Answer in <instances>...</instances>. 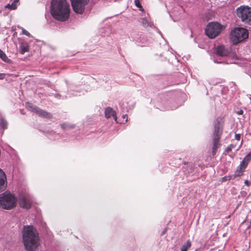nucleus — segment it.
Returning a JSON list of instances; mask_svg holds the SVG:
<instances>
[{
	"mask_svg": "<svg viewBox=\"0 0 251 251\" xmlns=\"http://www.w3.org/2000/svg\"><path fill=\"white\" fill-rule=\"evenodd\" d=\"M22 32L23 34L27 36H30V34L29 32L23 27L22 28Z\"/></svg>",
	"mask_w": 251,
	"mask_h": 251,
	"instance_id": "obj_25",
	"label": "nucleus"
},
{
	"mask_svg": "<svg viewBox=\"0 0 251 251\" xmlns=\"http://www.w3.org/2000/svg\"><path fill=\"white\" fill-rule=\"evenodd\" d=\"M244 171L245 170L244 169H242V168H240L238 167L236 170L235 172L234 175V177H239L242 176L243 175Z\"/></svg>",
	"mask_w": 251,
	"mask_h": 251,
	"instance_id": "obj_20",
	"label": "nucleus"
},
{
	"mask_svg": "<svg viewBox=\"0 0 251 251\" xmlns=\"http://www.w3.org/2000/svg\"><path fill=\"white\" fill-rule=\"evenodd\" d=\"M222 133V127H221L220 121L217 119L214 126L213 139L216 138L220 139Z\"/></svg>",
	"mask_w": 251,
	"mask_h": 251,
	"instance_id": "obj_10",
	"label": "nucleus"
},
{
	"mask_svg": "<svg viewBox=\"0 0 251 251\" xmlns=\"http://www.w3.org/2000/svg\"><path fill=\"white\" fill-rule=\"evenodd\" d=\"M5 74H0V79H3L5 77Z\"/></svg>",
	"mask_w": 251,
	"mask_h": 251,
	"instance_id": "obj_32",
	"label": "nucleus"
},
{
	"mask_svg": "<svg viewBox=\"0 0 251 251\" xmlns=\"http://www.w3.org/2000/svg\"><path fill=\"white\" fill-rule=\"evenodd\" d=\"M248 164L246 162H245V160H242L240 165L238 166V167L242 168V169H244V170L246 168V167L248 166Z\"/></svg>",
	"mask_w": 251,
	"mask_h": 251,
	"instance_id": "obj_23",
	"label": "nucleus"
},
{
	"mask_svg": "<svg viewBox=\"0 0 251 251\" xmlns=\"http://www.w3.org/2000/svg\"><path fill=\"white\" fill-rule=\"evenodd\" d=\"M191 246V241L188 240L187 241L186 243L182 245V247L181 248L180 251H187L188 249L190 248Z\"/></svg>",
	"mask_w": 251,
	"mask_h": 251,
	"instance_id": "obj_17",
	"label": "nucleus"
},
{
	"mask_svg": "<svg viewBox=\"0 0 251 251\" xmlns=\"http://www.w3.org/2000/svg\"><path fill=\"white\" fill-rule=\"evenodd\" d=\"M126 117H127V115L126 114L123 115V118L124 119L126 118Z\"/></svg>",
	"mask_w": 251,
	"mask_h": 251,
	"instance_id": "obj_36",
	"label": "nucleus"
},
{
	"mask_svg": "<svg viewBox=\"0 0 251 251\" xmlns=\"http://www.w3.org/2000/svg\"><path fill=\"white\" fill-rule=\"evenodd\" d=\"M231 176H226L222 178V181H226V180H230Z\"/></svg>",
	"mask_w": 251,
	"mask_h": 251,
	"instance_id": "obj_28",
	"label": "nucleus"
},
{
	"mask_svg": "<svg viewBox=\"0 0 251 251\" xmlns=\"http://www.w3.org/2000/svg\"><path fill=\"white\" fill-rule=\"evenodd\" d=\"M29 50V45L27 43H22L20 46V53L23 54Z\"/></svg>",
	"mask_w": 251,
	"mask_h": 251,
	"instance_id": "obj_15",
	"label": "nucleus"
},
{
	"mask_svg": "<svg viewBox=\"0 0 251 251\" xmlns=\"http://www.w3.org/2000/svg\"><path fill=\"white\" fill-rule=\"evenodd\" d=\"M167 231V228H165L162 232V233H161V235H163L165 233V232H166Z\"/></svg>",
	"mask_w": 251,
	"mask_h": 251,
	"instance_id": "obj_35",
	"label": "nucleus"
},
{
	"mask_svg": "<svg viewBox=\"0 0 251 251\" xmlns=\"http://www.w3.org/2000/svg\"><path fill=\"white\" fill-rule=\"evenodd\" d=\"M236 14L243 22L251 24V7L241 5L237 8Z\"/></svg>",
	"mask_w": 251,
	"mask_h": 251,
	"instance_id": "obj_5",
	"label": "nucleus"
},
{
	"mask_svg": "<svg viewBox=\"0 0 251 251\" xmlns=\"http://www.w3.org/2000/svg\"><path fill=\"white\" fill-rule=\"evenodd\" d=\"M244 183L247 186H249L251 184L250 182L248 180H246Z\"/></svg>",
	"mask_w": 251,
	"mask_h": 251,
	"instance_id": "obj_31",
	"label": "nucleus"
},
{
	"mask_svg": "<svg viewBox=\"0 0 251 251\" xmlns=\"http://www.w3.org/2000/svg\"><path fill=\"white\" fill-rule=\"evenodd\" d=\"M0 58L5 62H9L10 59L6 55L5 53L0 49Z\"/></svg>",
	"mask_w": 251,
	"mask_h": 251,
	"instance_id": "obj_18",
	"label": "nucleus"
},
{
	"mask_svg": "<svg viewBox=\"0 0 251 251\" xmlns=\"http://www.w3.org/2000/svg\"><path fill=\"white\" fill-rule=\"evenodd\" d=\"M235 138L237 140H239L240 139V135L239 134H236L235 135Z\"/></svg>",
	"mask_w": 251,
	"mask_h": 251,
	"instance_id": "obj_30",
	"label": "nucleus"
},
{
	"mask_svg": "<svg viewBox=\"0 0 251 251\" xmlns=\"http://www.w3.org/2000/svg\"><path fill=\"white\" fill-rule=\"evenodd\" d=\"M50 7V14L54 19L60 22L69 19L71 9L66 0H51Z\"/></svg>",
	"mask_w": 251,
	"mask_h": 251,
	"instance_id": "obj_1",
	"label": "nucleus"
},
{
	"mask_svg": "<svg viewBox=\"0 0 251 251\" xmlns=\"http://www.w3.org/2000/svg\"><path fill=\"white\" fill-rule=\"evenodd\" d=\"M248 36V30L243 27H236L230 33V39L234 45L244 41Z\"/></svg>",
	"mask_w": 251,
	"mask_h": 251,
	"instance_id": "obj_4",
	"label": "nucleus"
},
{
	"mask_svg": "<svg viewBox=\"0 0 251 251\" xmlns=\"http://www.w3.org/2000/svg\"><path fill=\"white\" fill-rule=\"evenodd\" d=\"M6 175L4 172L0 169V178H6Z\"/></svg>",
	"mask_w": 251,
	"mask_h": 251,
	"instance_id": "obj_26",
	"label": "nucleus"
},
{
	"mask_svg": "<svg viewBox=\"0 0 251 251\" xmlns=\"http://www.w3.org/2000/svg\"><path fill=\"white\" fill-rule=\"evenodd\" d=\"M140 22L142 23L144 27H148L150 26V24L148 21L147 19L146 18H141L140 20Z\"/></svg>",
	"mask_w": 251,
	"mask_h": 251,
	"instance_id": "obj_22",
	"label": "nucleus"
},
{
	"mask_svg": "<svg viewBox=\"0 0 251 251\" xmlns=\"http://www.w3.org/2000/svg\"><path fill=\"white\" fill-rule=\"evenodd\" d=\"M215 53L218 56L222 57L230 56L233 59H237L236 54L232 52L231 48L226 47L223 45H219L215 49Z\"/></svg>",
	"mask_w": 251,
	"mask_h": 251,
	"instance_id": "obj_7",
	"label": "nucleus"
},
{
	"mask_svg": "<svg viewBox=\"0 0 251 251\" xmlns=\"http://www.w3.org/2000/svg\"><path fill=\"white\" fill-rule=\"evenodd\" d=\"M22 233L26 250L28 251H36L39 244L36 230L32 226H24Z\"/></svg>",
	"mask_w": 251,
	"mask_h": 251,
	"instance_id": "obj_2",
	"label": "nucleus"
},
{
	"mask_svg": "<svg viewBox=\"0 0 251 251\" xmlns=\"http://www.w3.org/2000/svg\"><path fill=\"white\" fill-rule=\"evenodd\" d=\"M245 160L247 164H249V162L251 160V152L248 153L243 159Z\"/></svg>",
	"mask_w": 251,
	"mask_h": 251,
	"instance_id": "obj_24",
	"label": "nucleus"
},
{
	"mask_svg": "<svg viewBox=\"0 0 251 251\" xmlns=\"http://www.w3.org/2000/svg\"><path fill=\"white\" fill-rule=\"evenodd\" d=\"M19 204L20 206L25 209H28L31 206V200L28 194L21 193L19 197Z\"/></svg>",
	"mask_w": 251,
	"mask_h": 251,
	"instance_id": "obj_9",
	"label": "nucleus"
},
{
	"mask_svg": "<svg viewBox=\"0 0 251 251\" xmlns=\"http://www.w3.org/2000/svg\"><path fill=\"white\" fill-rule=\"evenodd\" d=\"M233 148V146L232 145H229L228 146L226 149V151L228 152L232 150V149Z\"/></svg>",
	"mask_w": 251,
	"mask_h": 251,
	"instance_id": "obj_29",
	"label": "nucleus"
},
{
	"mask_svg": "<svg viewBox=\"0 0 251 251\" xmlns=\"http://www.w3.org/2000/svg\"><path fill=\"white\" fill-rule=\"evenodd\" d=\"M25 106L28 109L31 111L36 112V111L37 110L38 107L36 106L33 105L32 103L30 102H26L25 103Z\"/></svg>",
	"mask_w": 251,
	"mask_h": 251,
	"instance_id": "obj_16",
	"label": "nucleus"
},
{
	"mask_svg": "<svg viewBox=\"0 0 251 251\" xmlns=\"http://www.w3.org/2000/svg\"><path fill=\"white\" fill-rule=\"evenodd\" d=\"M61 127H62V128L63 129H65L66 127H67V125L65 124H61Z\"/></svg>",
	"mask_w": 251,
	"mask_h": 251,
	"instance_id": "obj_34",
	"label": "nucleus"
},
{
	"mask_svg": "<svg viewBox=\"0 0 251 251\" xmlns=\"http://www.w3.org/2000/svg\"><path fill=\"white\" fill-rule=\"evenodd\" d=\"M220 139L214 138L213 139V147H212V154L214 155L217 151V149L220 146L219 143Z\"/></svg>",
	"mask_w": 251,
	"mask_h": 251,
	"instance_id": "obj_13",
	"label": "nucleus"
},
{
	"mask_svg": "<svg viewBox=\"0 0 251 251\" xmlns=\"http://www.w3.org/2000/svg\"><path fill=\"white\" fill-rule=\"evenodd\" d=\"M6 178H0V192L3 191L6 186Z\"/></svg>",
	"mask_w": 251,
	"mask_h": 251,
	"instance_id": "obj_19",
	"label": "nucleus"
},
{
	"mask_svg": "<svg viewBox=\"0 0 251 251\" xmlns=\"http://www.w3.org/2000/svg\"><path fill=\"white\" fill-rule=\"evenodd\" d=\"M134 2H135V5L137 7H139V8H142L141 5L140 4L139 0H134Z\"/></svg>",
	"mask_w": 251,
	"mask_h": 251,
	"instance_id": "obj_27",
	"label": "nucleus"
},
{
	"mask_svg": "<svg viewBox=\"0 0 251 251\" xmlns=\"http://www.w3.org/2000/svg\"><path fill=\"white\" fill-rule=\"evenodd\" d=\"M37 114H38L39 116L48 118V119H50L52 118V115L44 110H42L39 108L38 107L37 110L35 112Z\"/></svg>",
	"mask_w": 251,
	"mask_h": 251,
	"instance_id": "obj_12",
	"label": "nucleus"
},
{
	"mask_svg": "<svg viewBox=\"0 0 251 251\" xmlns=\"http://www.w3.org/2000/svg\"><path fill=\"white\" fill-rule=\"evenodd\" d=\"M89 0H71L73 10L77 14H82Z\"/></svg>",
	"mask_w": 251,
	"mask_h": 251,
	"instance_id": "obj_8",
	"label": "nucleus"
},
{
	"mask_svg": "<svg viewBox=\"0 0 251 251\" xmlns=\"http://www.w3.org/2000/svg\"><path fill=\"white\" fill-rule=\"evenodd\" d=\"M111 116L113 117V119L115 121H117V116L116 112L111 107H108L105 109V117L106 118L108 119Z\"/></svg>",
	"mask_w": 251,
	"mask_h": 251,
	"instance_id": "obj_11",
	"label": "nucleus"
},
{
	"mask_svg": "<svg viewBox=\"0 0 251 251\" xmlns=\"http://www.w3.org/2000/svg\"><path fill=\"white\" fill-rule=\"evenodd\" d=\"M222 29V25L217 22H211L206 26L205 32L210 38L213 39L219 35Z\"/></svg>",
	"mask_w": 251,
	"mask_h": 251,
	"instance_id": "obj_6",
	"label": "nucleus"
},
{
	"mask_svg": "<svg viewBox=\"0 0 251 251\" xmlns=\"http://www.w3.org/2000/svg\"><path fill=\"white\" fill-rule=\"evenodd\" d=\"M17 199L10 193L5 192L0 194V207L5 209H11L16 205Z\"/></svg>",
	"mask_w": 251,
	"mask_h": 251,
	"instance_id": "obj_3",
	"label": "nucleus"
},
{
	"mask_svg": "<svg viewBox=\"0 0 251 251\" xmlns=\"http://www.w3.org/2000/svg\"><path fill=\"white\" fill-rule=\"evenodd\" d=\"M0 126L1 127L3 128H6L7 127V123L6 121V120L3 118H1L0 119Z\"/></svg>",
	"mask_w": 251,
	"mask_h": 251,
	"instance_id": "obj_21",
	"label": "nucleus"
},
{
	"mask_svg": "<svg viewBox=\"0 0 251 251\" xmlns=\"http://www.w3.org/2000/svg\"><path fill=\"white\" fill-rule=\"evenodd\" d=\"M243 113V111L242 110H240L239 111L237 112V114L238 115H242Z\"/></svg>",
	"mask_w": 251,
	"mask_h": 251,
	"instance_id": "obj_33",
	"label": "nucleus"
},
{
	"mask_svg": "<svg viewBox=\"0 0 251 251\" xmlns=\"http://www.w3.org/2000/svg\"><path fill=\"white\" fill-rule=\"evenodd\" d=\"M19 0H14L11 4H7L5 6V8L9 9L10 10H15L17 7V4L19 2Z\"/></svg>",
	"mask_w": 251,
	"mask_h": 251,
	"instance_id": "obj_14",
	"label": "nucleus"
}]
</instances>
